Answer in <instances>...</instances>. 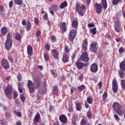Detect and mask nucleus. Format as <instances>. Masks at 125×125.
<instances>
[{
  "label": "nucleus",
  "instance_id": "f257e3e1",
  "mask_svg": "<svg viewBox=\"0 0 125 125\" xmlns=\"http://www.w3.org/2000/svg\"><path fill=\"white\" fill-rule=\"evenodd\" d=\"M5 47L7 50H9V49L12 47V36L10 35V33H8L7 35Z\"/></svg>",
  "mask_w": 125,
  "mask_h": 125
},
{
  "label": "nucleus",
  "instance_id": "f03ea898",
  "mask_svg": "<svg viewBox=\"0 0 125 125\" xmlns=\"http://www.w3.org/2000/svg\"><path fill=\"white\" fill-rule=\"evenodd\" d=\"M76 8L77 12L80 15V16H83V14H84V12L83 11V9H85V6L84 5L82 4L81 5L79 3H76Z\"/></svg>",
  "mask_w": 125,
  "mask_h": 125
},
{
  "label": "nucleus",
  "instance_id": "7ed1b4c3",
  "mask_svg": "<svg viewBox=\"0 0 125 125\" xmlns=\"http://www.w3.org/2000/svg\"><path fill=\"white\" fill-rule=\"evenodd\" d=\"M77 34H78L77 29L71 30L68 34V41L69 42H74Z\"/></svg>",
  "mask_w": 125,
  "mask_h": 125
},
{
  "label": "nucleus",
  "instance_id": "20e7f679",
  "mask_svg": "<svg viewBox=\"0 0 125 125\" xmlns=\"http://www.w3.org/2000/svg\"><path fill=\"white\" fill-rule=\"evenodd\" d=\"M5 94L8 98L11 99V95H12V87L10 85H8L5 89Z\"/></svg>",
  "mask_w": 125,
  "mask_h": 125
},
{
  "label": "nucleus",
  "instance_id": "39448f33",
  "mask_svg": "<svg viewBox=\"0 0 125 125\" xmlns=\"http://www.w3.org/2000/svg\"><path fill=\"white\" fill-rule=\"evenodd\" d=\"M79 60L83 62H88L89 61V58L88 57L87 52H84L82 53L81 56L79 58Z\"/></svg>",
  "mask_w": 125,
  "mask_h": 125
},
{
  "label": "nucleus",
  "instance_id": "423d86ee",
  "mask_svg": "<svg viewBox=\"0 0 125 125\" xmlns=\"http://www.w3.org/2000/svg\"><path fill=\"white\" fill-rule=\"evenodd\" d=\"M27 85L30 93H33V92L35 91V86L34 85V84H33L32 81L28 80L27 81Z\"/></svg>",
  "mask_w": 125,
  "mask_h": 125
},
{
  "label": "nucleus",
  "instance_id": "0eeeda50",
  "mask_svg": "<svg viewBox=\"0 0 125 125\" xmlns=\"http://www.w3.org/2000/svg\"><path fill=\"white\" fill-rule=\"evenodd\" d=\"M90 46L92 52L97 53L98 50V44L97 43V42H94L91 43Z\"/></svg>",
  "mask_w": 125,
  "mask_h": 125
},
{
  "label": "nucleus",
  "instance_id": "6e6552de",
  "mask_svg": "<svg viewBox=\"0 0 125 125\" xmlns=\"http://www.w3.org/2000/svg\"><path fill=\"white\" fill-rule=\"evenodd\" d=\"M122 24L119 21L115 22L114 25V30L117 33H120L122 31Z\"/></svg>",
  "mask_w": 125,
  "mask_h": 125
},
{
  "label": "nucleus",
  "instance_id": "1a4fd4ad",
  "mask_svg": "<svg viewBox=\"0 0 125 125\" xmlns=\"http://www.w3.org/2000/svg\"><path fill=\"white\" fill-rule=\"evenodd\" d=\"M118 82H117V80L113 79L112 81V90L114 93H116L118 90Z\"/></svg>",
  "mask_w": 125,
  "mask_h": 125
},
{
  "label": "nucleus",
  "instance_id": "9d476101",
  "mask_svg": "<svg viewBox=\"0 0 125 125\" xmlns=\"http://www.w3.org/2000/svg\"><path fill=\"white\" fill-rule=\"evenodd\" d=\"M95 7L96 8V11L97 14H100V13L102 12V9L103 8V6L101 4L96 3L95 4Z\"/></svg>",
  "mask_w": 125,
  "mask_h": 125
},
{
  "label": "nucleus",
  "instance_id": "9b49d317",
  "mask_svg": "<svg viewBox=\"0 0 125 125\" xmlns=\"http://www.w3.org/2000/svg\"><path fill=\"white\" fill-rule=\"evenodd\" d=\"M52 56L54 57L55 60H58L59 59V52L56 49L52 50Z\"/></svg>",
  "mask_w": 125,
  "mask_h": 125
},
{
  "label": "nucleus",
  "instance_id": "f8f14e48",
  "mask_svg": "<svg viewBox=\"0 0 125 125\" xmlns=\"http://www.w3.org/2000/svg\"><path fill=\"white\" fill-rule=\"evenodd\" d=\"M1 64L4 69H9V62L7 60L3 59L1 62Z\"/></svg>",
  "mask_w": 125,
  "mask_h": 125
},
{
  "label": "nucleus",
  "instance_id": "ddd939ff",
  "mask_svg": "<svg viewBox=\"0 0 125 125\" xmlns=\"http://www.w3.org/2000/svg\"><path fill=\"white\" fill-rule=\"evenodd\" d=\"M90 71L92 73H96L98 71V66L95 63H93L90 66Z\"/></svg>",
  "mask_w": 125,
  "mask_h": 125
},
{
  "label": "nucleus",
  "instance_id": "4468645a",
  "mask_svg": "<svg viewBox=\"0 0 125 125\" xmlns=\"http://www.w3.org/2000/svg\"><path fill=\"white\" fill-rule=\"evenodd\" d=\"M76 66L79 70H81V69H83L84 66H85V64L83 63V62H82L80 61H77L76 62Z\"/></svg>",
  "mask_w": 125,
  "mask_h": 125
},
{
  "label": "nucleus",
  "instance_id": "2eb2a0df",
  "mask_svg": "<svg viewBox=\"0 0 125 125\" xmlns=\"http://www.w3.org/2000/svg\"><path fill=\"white\" fill-rule=\"evenodd\" d=\"M27 49L28 56L32 57V55H33V47L31 45H29L27 47Z\"/></svg>",
  "mask_w": 125,
  "mask_h": 125
},
{
  "label": "nucleus",
  "instance_id": "dca6fc26",
  "mask_svg": "<svg viewBox=\"0 0 125 125\" xmlns=\"http://www.w3.org/2000/svg\"><path fill=\"white\" fill-rule=\"evenodd\" d=\"M60 28L62 32H66L67 31V27L66 26V22H63L61 23Z\"/></svg>",
  "mask_w": 125,
  "mask_h": 125
},
{
  "label": "nucleus",
  "instance_id": "f3484780",
  "mask_svg": "<svg viewBox=\"0 0 125 125\" xmlns=\"http://www.w3.org/2000/svg\"><path fill=\"white\" fill-rule=\"evenodd\" d=\"M59 120L63 124H66L67 122V117H66L65 115H62L60 116Z\"/></svg>",
  "mask_w": 125,
  "mask_h": 125
},
{
  "label": "nucleus",
  "instance_id": "a211bd4d",
  "mask_svg": "<svg viewBox=\"0 0 125 125\" xmlns=\"http://www.w3.org/2000/svg\"><path fill=\"white\" fill-rule=\"evenodd\" d=\"M62 61H63V63H66V62H69V56H68V54H67L66 53H63Z\"/></svg>",
  "mask_w": 125,
  "mask_h": 125
},
{
  "label": "nucleus",
  "instance_id": "6ab92c4d",
  "mask_svg": "<svg viewBox=\"0 0 125 125\" xmlns=\"http://www.w3.org/2000/svg\"><path fill=\"white\" fill-rule=\"evenodd\" d=\"M112 107L114 110H119L122 106L119 103H114Z\"/></svg>",
  "mask_w": 125,
  "mask_h": 125
},
{
  "label": "nucleus",
  "instance_id": "aec40b11",
  "mask_svg": "<svg viewBox=\"0 0 125 125\" xmlns=\"http://www.w3.org/2000/svg\"><path fill=\"white\" fill-rule=\"evenodd\" d=\"M71 26L73 28H74V29H78V27L79 26V22L77 20H74L71 22Z\"/></svg>",
  "mask_w": 125,
  "mask_h": 125
},
{
  "label": "nucleus",
  "instance_id": "412c9836",
  "mask_svg": "<svg viewBox=\"0 0 125 125\" xmlns=\"http://www.w3.org/2000/svg\"><path fill=\"white\" fill-rule=\"evenodd\" d=\"M101 3L103 6L104 10H106V9H107V7L108 6V5L107 4V0H102Z\"/></svg>",
  "mask_w": 125,
  "mask_h": 125
},
{
  "label": "nucleus",
  "instance_id": "4be33fe9",
  "mask_svg": "<svg viewBox=\"0 0 125 125\" xmlns=\"http://www.w3.org/2000/svg\"><path fill=\"white\" fill-rule=\"evenodd\" d=\"M118 74L119 75V77L120 79H124L125 78V71L119 70L118 71Z\"/></svg>",
  "mask_w": 125,
  "mask_h": 125
},
{
  "label": "nucleus",
  "instance_id": "5701e85b",
  "mask_svg": "<svg viewBox=\"0 0 125 125\" xmlns=\"http://www.w3.org/2000/svg\"><path fill=\"white\" fill-rule=\"evenodd\" d=\"M1 34L3 36H5L7 34V28L3 27L1 29Z\"/></svg>",
  "mask_w": 125,
  "mask_h": 125
},
{
  "label": "nucleus",
  "instance_id": "b1692460",
  "mask_svg": "<svg viewBox=\"0 0 125 125\" xmlns=\"http://www.w3.org/2000/svg\"><path fill=\"white\" fill-rule=\"evenodd\" d=\"M41 119V115L39 113H37L34 118V121L35 123H39L40 119Z\"/></svg>",
  "mask_w": 125,
  "mask_h": 125
},
{
  "label": "nucleus",
  "instance_id": "393cba45",
  "mask_svg": "<svg viewBox=\"0 0 125 125\" xmlns=\"http://www.w3.org/2000/svg\"><path fill=\"white\" fill-rule=\"evenodd\" d=\"M31 28H32V24H31L30 21L28 20L26 23V31H30L31 30Z\"/></svg>",
  "mask_w": 125,
  "mask_h": 125
},
{
  "label": "nucleus",
  "instance_id": "a878e982",
  "mask_svg": "<svg viewBox=\"0 0 125 125\" xmlns=\"http://www.w3.org/2000/svg\"><path fill=\"white\" fill-rule=\"evenodd\" d=\"M67 5H68V3H67V1H64L60 5V8H61V9H63V8H64V7H67Z\"/></svg>",
  "mask_w": 125,
  "mask_h": 125
},
{
  "label": "nucleus",
  "instance_id": "bb28decb",
  "mask_svg": "<svg viewBox=\"0 0 125 125\" xmlns=\"http://www.w3.org/2000/svg\"><path fill=\"white\" fill-rule=\"evenodd\" d=\"M119 67L120 68V69H119V70H122V71H125V62H122L120 64Z\"/></svg>",
  "mask_w": 125,
  "mask_h": 125
},
{
  "label": "nucleus",
  "instance_id": "cd10ccee",
  "mask_svg": "<svg viewBox=\"0 0 125 125\" xmlns=\"http://www.w3.org/2000/svg\"><path fill=\"white\" fill-rule=\"evenodd\" d=\"M50 8L53 10H54V11L56 12L58 10V9L59 8V6H58V5H57L54 4L51 6Z\"/></svg>",
  "mask_w": 125,
  "mask_h": 125
},
{
  "label": "nucleus",
  "instance_id": "c85d7f7f",
  "mask_svg": "<svg viewBox=\"0 0 125 125\" xmlns=\"http://www.w3.org/2000/svg\"><path fill=\"white\" fill-rule=\"evenodd\" d=\"M76 110L77 111H82V104L81 103H78L76 104Z\"/></svg>",
  "mask_w": 125,
  "mask_h": 125
},
{
  "label": "nucleus",
  "instance_id": "c756f323",
  "mask_svg": "<svg viewBox=\"0 0 125 125\" xmlns=\"http://www.w3.org/2000/svg\"><path fill=\"white\" fill-rule=\"evenodd\" d=\"M87 123H88V121H87V120H86L84 119H82V120L81 121L80 125H87Z\"/></svg>",
  "mask_w": 125,
  "mask_h": 125
},
{
  "label": "nucleus",
  "instance_id": "7c9ffc66",
  "mask_svg": "<svg viewBox=\"0 0 125 125\" xmlns=\"http://www.w3.org/2000/svg\"><path fill=\"white\" fill-rule=\"evenodd\" d=\"M14 2L15 4H18V5H22L23 4L22 0H14Z\"/></svg>",
  "mask_w": 125,
  "mask_h": 125
},
{
  "label": "nucleus",
  "instance_id": "2f4dec72",
  "mask_svg": "<svg viewBox=\"0 0 125 125\" xmlns=\"http://www.w3.org/2000/svg\"><path fill=\"white\" fill-rule=\"evenodd\" d=\"M21 35H20V34L17 33L15 36V39L19 42L20 41H21Z\"/></svg>",
  "mask_w": 125,
  "mask_h": 125
},
{
  "label": "nucleus",
  "instance_id": "473e14b6",
  "mask_svg": "<svg viewBox=\"0 0 125 125\" xmlns=\"http://www.w3.org/2000/svg\"><path fill=\"white\" fill-rule=\"evenodd\" d=\"M121 0H112V5H118Z\"/></svg>",
  "mask_w": 125,
  "mask_h": 125
},
{
  "label": "nucleus",
  "instance_id": "72a5a7b5",
  "mask_svg": "<svg viewBox=\"0 0 125 125\" xmlns=\"http://www.w3.org/2000/svg\"><path fill=\"white\" fill-rule=\"evenodd\" d=\"M86 116H87V118H88V119H90V118H91V117H92V113L91 112V110L90 109H89L87 111Z\"/></svg>",
  "mask_w": 125,
  "mask_h": 125
},
{
  "label": "nucleus",
  "instance_id": "f704fd0d",
  "mask_svg": "<svg viewBox=\"0 0 125 125\" xmlns=\"http://www.w3.org/2000/svg\"><path fill=\"white\" fill-rule=\"evenodd\" d=\"M121 85L123 89H125V80H122L121 81Z\"/></svg>",
  "mask_w": 125,
  "mask_h": 125
},
{
  "label": "nucleus",
  "instance_id": "c9c22d12",
  "mask_svg": "<svg viewBox=\"0 0 125 125\" xmlns=\"http://www.w3.org/2000/svg\"><path fill=\"white\" fill-rule=\"evenodd\" d=\"M90 32L92 33V35H96V27L93 28L92 29L90 30Z\"/></svg>",
  "mask_w": 125,
  "mask_h": 125
},
{
  "label": "nucleus",
  "instance_id": "e433bc0d",
  "mask_svg": "<svg viewBox=\"0 0 125 125\" xmlns=\"http://www.w3.org/2000/svg\"><path fill=\"white\" fill-rule=\"evenodd\" d=\"M51 40L52 42H55L57 41V39H56V37L54 35H52L51 36Z\"/></svg>",
  "mask_w": 125,
  "mask_h": 125
},
{
  "label": "nucleus",
  "instance_id": "4c0bfd02",
  "mask_svg": "<svg viewBox=\"0 0 125 125\" xmlns=\"http://www.w3.org/2000/svg\"><path fill=\"white\" fill-rule=\"evenodd\" d=\"M20 97H21V101H22V102H24V101H25V100H26V99H25V94H21L20 95Z\"/></svg>",
  "mask_w": 125,
  "mask_h": 125
},
{
  "label": "nucleus",
  "instance_id": "58836bf2",
  "mask_svg": "<svg viewBox=\"0 0 125 125\" xmlns=\"http://www.w3.org/2000/svg\"><path fill=\"white\" fill-rule=\"evenodd\" d=\"M78 88L80 91H83V90L85 88V86H84V85H81L80 86H79Z\"/></svg>",
  "mask_w": 125,
  "mask_h": 125
},
{
  "label": "nucleus",
  "instance_id": "ea45409f",
  "mask_svg": "<svg viewBox=\"0 0 125 125\" xmlns=\"http://www.w3.org/2000/svg\"><path fill=\"white\" fill-rule=\"evenodd\" d=\"M107 97H108V94L107 93H104L103 95V101H105L106 100Z\"/></svg>",
  "mask_w": 125,
  "mask_h": 125
},
{
  "label": "nucleus",
  "instance_id": "a19ab883",
  "mask_svg": "<svg viewBox=\"0 0 125 125\" xmlns=\"http://www.w3.org/2000/svg\"><path fill=\"white\" fill-rule=\"evenodd\" d=\"M64 50L65 51V53H69L70 52V49L67 45H65Z\"/></svg>",
  "mask_w": 125,
  "mask_h": 125
},
{
  "label": "nucleus",
  "instance_id": "79ce46f5",
  "mask_svg": "<svg viewBox=\"0 0 125 125\" xmlns=\"http://www.w3.org/2000/svg\"><path fill=\"white\" fill-rule=\"evenodd\" d=\"M82 48L84 51H86L87 50V45H84V44L83 43Z\"/></svg>",
  "mask_w": 125,
  "mask_h": 125
},
{
  "label": "nucleus",
  "instance_id": "37998d69",
  "mask_svg": "<svg viewBox=\"0 0 125 125\" xmlns=\"http://www.w3.org/2000/svg\"><path fill=\"white\" fill-rule=\"evenodd\" d=\"M116 114H118L119 116H122V115H123V111H122L121 109H117L116 111Z\"/></svg>",
  "mask_w": 125,
  "mask_h": 125
},
{
  "label": "nucleus",
  "instance_id": "c03bdc74",
  "mask_svg": "<svg viewBox=\"0 0 125 125\" xmlns=\"http://www.w3.org/2000/svg\"><path fill=\"white\" fill-rule=\"evenodd\" d=\"M44 58L45 60H46L47 61H48L49 60V56L47 54H43Z\"/></svg>",
  "mask_w": 125,
  "mask_h": 125
},
{
  "label": "nucleus",
  "instance_id": "a18cd8bd",
  "mask_svg": "<svg viewBox=\"0 0 125 125\" xmlns=\"http://www.w3.org/2000/svg\"><path fill=\"white\" fill-rule=\"evenodd\" d=\"M17 79L19 82H21V80H22V76H21V74H20V73L18 74Z\"/></svg>",
  "mask_w": 125,
  "mask_h": 125
},
{
  "label": "nucleus",
  "instance_id": "49530a36",
  "mask_svg": "<svg viewBox=\"0 0 125 125\" xmlns=\"http://www.w3.org/2000/svg\"><path fill=\"white\" fill-rule=\"evenodd\" d=\"M87 102H88L89 104H91L92 103V98H91V97H88Z\"/></svg>",
  "mask_w": 125,
  "mask_h": 125
},
{
  "label": "nucleus",
  "instance_id": "de8ad7c7",
  "mask_svg": "<svg viewBox=\"0 0 125 125\" xmlns=\"http://www.w3.org/2000/svg\"><path fill=\"white\" fill-rule=\"evenodd\" d=\"M14 114H15L16 115L18 116V117H21L22 116V114L20 112H17L16 110L14 111Z\"/></svg>",
  "mask_w": 125,
  "mask_h": 125
},
{
  "label": "nucleus",
  "instance_id": "09e8293b",
  "mask_svg": "<svg viewBox=\"0 0 125 125\" xmlns=\"http://www.w3.org/2000/svg\"><path fill=\"white\" fill-rule=\"evenodd\" d=\"M34 22H35L36 25H39V23H40L39 19L38 18H34Z\"/></svg>",
  "mask_w": 125,
  "mask_h": 125
},
{
  "label": "nucleus",
  "instance_id": "8fccbe9b",
  "mask_svg": "<svg viewBox=\"0 0 125 125\" xmlns=\"http://www.w3.org/2000/svg\"><path fill=\"white\" fill-rule=\"evenodd\" d=\"M43 19H44L45 21L48 20V16L47 15V13H46L44 15L43 17Z\"/></svg>",
  "mask_w": 125,
  "mask_h": 125
},
{
  "label": "nucleus",
  "instance_id": "3c124183",
  "mask_svg": "<svg viewBox=\"0 0 125 125\" xmlns=\"http://www.w3.org/2000/svg\"><path fill=\"white\" fill-rule=\"evenodd\" d=\"M124 51H125V49L124 47H121L119 49V53H124Z\"/></svg>",
  "mask_w": 125,
  "mask_h": 125
},
{
  "label": "nucleus",
  "instance_id": "603ef678",
  "mask_svg": "<svg viewBox=\"0 0 125 125\" xmlns=\"http://www.w3.org/2000/svg\"><path fill=\"white\" fill-rule=\"evenodd\" d=\"M53 91L55 93L57 92V91H58V87H57V86H55L53 87Z\"/></svg>",
  "mask_w": 125,
  "mask_h": 125
},
{
  "label": "nucleus",
  "instance_id": "864d4df0",
  "mask_svg": "<svg viewBox=\"0 0 125 125\" xmlns=\"http://www.w3.org/2000/svg\"><path fill=\"white\" fill-rule=\"evenodd\" d=\"M36 37H37V38H39V37H40V36H41V31L37 30L36 31Z\"/></svg>",
  "mask_w": 125,
  "mask_h": 125
},
{
  "label": "nucleus",
  "instance_id": "5fc2aeb1",
  "mask_svg": "<svg viewBox=\"0 0 125 125\" xmlns=\"http://www.w3.org/2000/svg\"><path fill=\"white\" fill-rule=\"evenodd\" d=\"M114 118L115 119V120L117 122H119V121L120 120V117H119V116L117 114H115V115H114Z\"/></svg>",
  "mask_w": 125,
  "mask_h": 125
},
{
  "label": "nucleus",
  "instance_id": "6e6d98bb",
  "mask_svg": "<svg viewBox=\"0 0 125 125\" xmlns=\"http://www.w3.org/2000/svg\"><path fill=\"white\" fill-rule=\"evenodd\" d=\"M18 96V95L16 93V92L14 91L13 92L14 99H16V98H17Z\"/></svg>",
  "mask_w": 125,
  "mask_h": 125
},
{
  "label": "nucleus",
  "instance_id": "4d7b16f0",
  "mask_svg": "<svg viewBox=\"0 0 125 125\" xmlns=\"http://www.w3.org/2000/svg\"><path fill=\"white\" fill-rule=\"evenodd\" d=\"M49 11L50 13V14H52V15H54V11L52 9H51V8H49Z\"/></svg>",
  "mask_w": 125,
  "mask_h": 125
},
{
  "label": "nucleus",
  "instance_id": "13d9d810",
  "mask_svg": "<svg viewBox=\"0 0 125 125\" xmlns=\"http://www.w3.org/2000/svg\"><path fill=\"white\" fill-rule=\"evenodd\" d=\"M13 5V1H10L9 3V6L10 8H11L12 7V6Z\"/></svg>",
  "mask_w": 125,
  "mask_h": 125
},
{
  "label": "nucleus",
  "instance_id": "bf43d9fd",
  "mask_svg": "<svg viewBox=\"0 0 125 125\" xmlns=\"http://www.w3.org/2000/svg\"><path fill=\"white\" fill-rule=\"evenodd\" d=\"M76 56H77V52H74L73 56L71 57L72 59H75V58H76Z\"/></svg>",
  "mask_w": 125,
  "mask_h": 125
},
{
  "label": "nucleus",
  "instance_id": "052dcab7",
  "mask_svg": "<svg viewBox=\"0 0 125 125\" xmlns=\"http://www.w3.org/2000/svg\"><path fill=\"white\" fill-rule=\"evenodd\" d=\"M22 87H23V85L22 84V83L21 82H19L18 83V88H20Z\"/></svg>",
  "mask_w": 125,
  "mask_h": 125
},
{
  "label": "nucleus",
  "instance_id": "680f3d73",
  "mask_svg": "<svg viewBox=\"0 0 125 125\" xmlns=\"http://www.w3.org/2000/svg\"><path fill=\"white\" fill-rule=\"evenodd\" d=\"M45 47H46V50H47L48 51H49V49H50V46H49V45H48V44H46Z\"/></svg>",
  "mask_w": 125,
  "mask_h": 125
},
{
  "label": "nucleus",
  "instance_id": "e2e57ef3",
  "mask_svg": "<svg viewBox=\"0 0 125 125\" xmlns=\"http://www.w3.org/2000/svg\"><path fill=\"white\" fill-rule=\"evenodd\" d=\"M20 93H23V87L18 88Z\"/></svg>",
  "mask_w": 125,
  "mask_h": 125
},
{
  "label": "nucleus",
  "instance_id": "0e129e2a",
  "mask_svg": "<svg viewBox=\"0 0 125 125\" xmlns=\"http://www.w3.org/2000/svg\"><path fill=\"white\" fill-rule=\"evenodd\" d=\"M8 59L10 61V62H13V59H12V58H11V57L8 56Z\"/></svg>",
  "mask_w": 125,
  "mask_h": 125
},
{
  "label": "nucleus",
  "instance_id": "69168bd1",
  "mask_svg": "<svg viewBox=\"0 0 125 125\" xmlns=\"http://www.w3.org/2000/svg\"><path fill=\"white\" fill-rule=\"evenodd\" d=\"M88 27H91V28H93V27H94V24L93 23L88 24Z\"/></svg>",
  "mask_w": 125,
  "mask_h": 125
},
{
  "label": "nucleus",
  "instance_id": "338daca9",
  "mask_svg": "<svg viewBox=\"0 0 125 125\" xmlns=\"http://www.w3.org/2000/svg\"><path fill=\"white\" fill-rule=\"evenodd\" d=\"M98 84L99 86V88H101V87H102V82H100Z\"/></svg>",
  "mask_w": 125,
  "mask_h": 125
},
{
  "label": "nucleus",
  "instance_id": "774afa93",
  "mask_svg": "<svg viewBox=\"0 0 125 125\" xmlns=\"http://www.w3.org/2000/svg\"><path fill=\"white\" fill-rule=\"evenodd\" d=\"M16 125H22V124L21 123V122L18 121L16 123Z\"/></svg>",
  "mask_w": 125,
  "mask_h": 125
}]
</instances>
